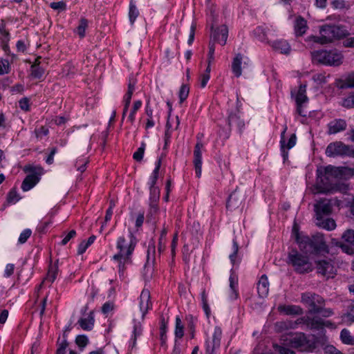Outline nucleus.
I'll return each instance as SVG.
<instances>
[{
    "label": "nucleus",
    "instance_id": "nucleus-26",
    "mask_svg": "<svg viewBox=\"0 0 354 354\" xmlns=\"http://www.w3.org/2000/svg\"><path fill=\"white\" fill-rule=\"evenodd\" d=\"M308 27L306 20L301 16L297 17L295 20L294 30L297 37L303 36Z\"/></svg>",
    "mask_w": 354,
    "mask_h": 354
},
{
    "label": "nucleus",
    "instance_id": "nucleus-22",
    "mask_svg": "<svg viewBox=\"0 0 354 354\" xmlns=\"http://www.w3.org/2000/svg\"><path fill=\"white\" fill-rule=\"evenodd\" d=\"M152 306L150 301V292L148 290L144 289L140 296V309L142 313V317L147 314L148 310Z\"/></svg>",
    "mask_w": 354,
    "mask_h": 354
},
{
    "label": "nucleus",
    "instance_id": "nucleus-29",
    "mask_svg": "<svg viewBox=\"0 0 354 354\" xmlns=\"http://www.w3.org/2000/svg\"><path fill=\"white\" fill-rule=\"evenodd\" d=\"M39 178L35 174L28 175L21 183V189L28 192L33 188L39 182Z\"/></svg>",
    "mask_w": 354,
    "mask_h": 354
},
{
    "label": "nucleus",
    "instance_id": "nucleus-56",
    "mask_svg": "<svg viewBox=\"0 0 354 354\" xmlns=\"http://www.w3.org/2000/svg\"><path fill=\"white\" fill-rule=\"evenodd\" d=\"M32 234V231L30 229H25L21 232V233L19 235L18 243L19 244H24L25 243L27 240L30 238V236Z\"/></svg>",
    "mask_w": 354,
    "mask_h": 354
},
{
    "label": "nucleus",
    "instance_id": "nucleus-10",
    "mask_svg": "<svg viewBox=\"0 0 354 354\" xmlns=\"http://www.w3.org/2000/svg\"><path fill=\"white\" fill-rule=\"evenodd\" d=\"M306 84H301L299 86L298 91H291V97H295L297 109L296 112L298 115L302 117L306 116V112L303 109V104L308 102V97L306 95Z\"/></svg>",
    "mask_w": 354,
    "mask_h": 354
},
{
    "label": "nucleus",
    "instance_id": "nucleus-49",
    "mask_svg": "<svg viewBox=\"0 0 354 354\" xmlns=\"http://www.w3.org/2000/svg\"><path fill=\"white\" fill-rule=\"evenodd\" d=\"M222 337V330L220 327L216 326L212 335V344L220 347L221 339Z\"/></svg>",
    "mask_w": 354,
    "mask_h": 354
},
{
    "label": "nucleus",
    "instance_id": "nucleus-38",
    "mask_svg": "<svg viewBox=\"0 0 354 354\" xmlns=\"http://www.w3.org/2000/svg\"><path fill=\"white\" fill-rule=\"evenodd\" d=\"M88 26V21L84 18L82 17L80 19L79 25L76 28L75 32H76L80 39H83L86 35V29Z\"/></svg>",
    "mask_w": 354,
    "mask_h": 354
},
{
    "label": "nucleus",
    "instance_id": "nucleus-7",
    "mask_svg": "<svg viewBox=\"0 0 354 354\" xmlns=\"http://www.w3.org/2000/svg\"><path fill=\"white\" fill-rule=\"evenodd\" d=\"M332 243L347 254H354V230L347 229L342 234L341 241L333 239Z\"/></svg>",
    "mask_w": 354,
    "mask_h": 354
},
{
    "label": "nucleus",
    "instance_id": "nucleus-13",
    "mask_svg": "<svg viewBox=\"0 0 354 354\" xmlns=\"http://www.w3.org/2000/svg\"><path fill=\"white\" fill-rule=\"evenodd\" d=\"M351 146L346 145L342 142L330 143L326 149V154L328 157L349 156Z\"/></svg>",
    "mask_w": 354,
    "mask_h": 354
},
{
    "label": "nucleus",
    "instance_id": "nucleus-44",
    "mask_svg": "<svg viewBox=\"0 0 354 354\" xmlns=\"http://www.w3.org/2000/svg\"><path fill=\"white\" fill-rule=\"evenodd\" d=\"M10 35L6 28V24L1 22L0 24V40L1 43H9Z\"/></svg>",
    "mask_w": 354,
    "mask_h": 354
},
{
    "label": "nucleus",
    "instance_id": "nucleus-18",
    "mask_svg": "<svg viewBox=\"0 0 354 354\" xmlns=\"http://www.w3.org/2000/svg\"><path fill=\"white\" fill-rule=\"evenodd\" d=\"M203 147V145L201 140H198L196 142L194 150V165L195 168L196 176L198 178H200L201 176L202 171V153L201 148Z\"/></svg>",
    "mask_w": 354,
    "mask_h": 354
},
{
    "label": "nucleus",
    "instance_id": "nucleus-20",
    "mask_svg": "<svg viewBox=\"0 0 354 354\" xmlns=\"http://www.w3.org/2000/svg\"><path fill=\"white\" fill-rule=\"evenodd\" d=\"M58 262L59 260L57 259L54 263H53L52 260L50 259L47 275L41 283L38 286V290L41 288L43 283L48 282L50 284H52L55 281L59 272Z\"/></svg>",
    "mask_w": 354,
    "mask_h": 354
},
{
    "label": "nucleus",
    "instance_id": "nucleus-46",
    "mask_svg": "<svg viewBox=\"0 0 354 354\" xmlns=\"http://www.w3.org/2000/svg\"><path fill=\"white\" fill-rule=\"evenodd\" d=\"M146 148V144L145 142H142L140 146L138 148L136 151L133 154V158L137 162H140L144 156L145 151Z\"/></svg>",
    "mask_w": 354,
    "mask_h": 354
},
{
    "label": "nucleus",
    "instance_id": "nucleus-54",
    "mask_svg": "<svg viewBox=\"0 0 354 354\" xmlns=\"http://www.w3.org/2000/svg\"><path fill=\"white\" fill-rule=\"evenodd\" d=\"M19 199L17 190L15 188L10 189L7 196V201L9 203H16Z\"/></svg>",
    "mask_w": 354,
    "mask_h": 354
},
{
    "label": "nucleus",
    "instance_id": "nucleus-30",
    "mask_svg": "<svg viewBox=\"0 0 354 354\" xmlns=\"http://www.w3.org/2000/svg\"><path fill=\"white\" fill-rule=\"evenodd\" d=\"M270 45L273 49L279 51L282 54L288 55L290 52V46L286 40H276L272 41Z\"/></svg>",
    "mask_w": 354,
    "mask_h": 354
},
{
    "label": "nucleus",
    "instance_id": "nucleus-55",
    "mask_svg": "<svg viewBox=\"0 0 354 354\" xmlns=\"http://www.w3.org/2000/svg\"><path fill=\"white\" fill-rule=\"evenodd\" d=\"M59 339L60 338L59 337L57 342V348L56 351V354H65L66 349L68 346V343L66 339H63V340L61 342H59Z\"/></svg>",
    "mask_w": 354,
    "mask_h": 354
},
{
    "label": "nucleus",
    "instance_id": "nucleus-34",
    "mask_svg": "<svg viewBox=\"0 0 354 354\" xmlns=\"http://www.w3.org/2000/svg\"><path fill=\"white\" fill-rule=\"evenodd\" d=\"M94 322L95 319L93 312H90L87 318H80L78 321V324L84 330H92L94 326Z\"/></svg>",
    "mask_w": 354,
    "mask_h": 354
},
{
    "label": "nucleus",
    "instance_id": "nucleus-11",
    "mask_svg": "<svg viewBox=\"0 0 354 354\" xmlns=\"http://www.w3.org/2000/svg\"><path fill=\"white\" fill-rule=\"evenodd\" d=\"M288 129L286 125L283 127V129L281 133L280 136V151L283 158V162H286L288 160V150L292 149L297 142V136L295 133H292L288 139V142L286 141V133Z\"/></svg>",
    "mask_w": 354,
    "mask_h": 354
},
{
    "label": "nucleus",
    "instance_id": "nucleus-41",
    "mask_svg": "<svg viewBox=\"0 0 354 354\" xmlns=\"http://www.w3.org/2000/svg\"><path fill=\"white\" fill-rule=\"evenodd\" d=\"M340 339L344 344L354 345V337L351 335L350 331L344 328L340 332Z\"/></svg>",
    "mask_w": 354,
    "mask_h": 354
},
{
    "label": "nucleus",
    "instance_id": "nucleus-62",
    "mask_svg": "<svg viewBox=\"0 0 354 354\" xmlns=\"http://www.w3.org/2000/svg\"><path fill=\"white\" fill-rule=\"evenodd\" d=\"M167 235V230L165 229H163L161 232L160 236L159 239V243H158V252L161 253L165 248V242L163 241L164 239H165Z\"/></svg>",
    "mask_w": 354,
    "mask_h": 354
},
{
    "label": "nucleus",
    "instance_id": "nucleus-5",
    "mask_svg": "<svg viewBox=\"0 0 354 354\" xmlns=\"http://www.w3.org/2000/svg\"><path fill=\"white\" fill-rule=\"evenodd\" d=\"M320 36L314 37V41L322 44H328L335 39L346 36L345 30L336 25H324L319 30Z\"/></svg>",
    "mask_w": 354,
    "mask_h": 354
},
{
    "label": "nucleus",
    "instance_id": "nucleus-48",
    "mask_svg": "<svg viewBox=\"0 0 354 354\" xmlns=\"http://www.w3.org/2000/svg\"><path fill=\"white\" fill-rule=\"evenodd\" d=\"M160 189L158 187H149V200L151 203H156L160 198Z\"/></svg>",
    "mask_w": 354,
    "mask_h": 354
},
{
    "label": "nucleus",
    "instance_id": "nucleus-1",
    "mask_svg": "<svg viewBox=\"0 0 354 354\" xmlns=\"http://www.w3.org/2000/svg\"><path fill=\"white\" fill-rule=\"evenodd\" d=\"M297 241L301 250L306 254L314 256H325L329 253V248L326 244L324 236L322 233H316L311 236L297 237Z\"/></svg>",
    "mask_w": 354,
    "mask_h": 354
},
{
    "label": "nucleus",
    "instance_id": "nucleus-21",
    "mask_svg": "<svg viewBox=\"0 0 354 354\" xmlns=\"http://www.w3.org/2000/svg\"><path fill=\"white\" fill-rule=\"evenodd\" d=\"M339 317L342 322L347 326L354 324V301L349 303L345 306Z\"/></svg>",
    "mask_w": 354,
    "mask_h": 354
},
{
    "label": "nucleus",
    "instance_id": "nucleus-40",
    "mask_svg": "<svg viewBox=\"0 0 354 354\" xmlns=\"http://www.w3.org/2000/svg\"><path fill=\"white\" fill-rule=\"evenodd\" d=\"M174 335L175 339H181L184 335V326L179 316L176 317Z\"/></svg>",
    "mask_w": 354,
    "mask_h": 354
},
{
    "label": "nucleus",
    "instance_id": "nucleus-35",
    "mask_svg": "<svg viewBox=\"0 0 354 354\" xmlns=\"http://www.w3.org/2000/svg\"><path fill=\"white\" fill-rule=\"evenodd\" d=\"M40 62L36 59L35 62L30 66L31 76L35 79H41L45 70L39 66Z\"/></svg>",
    "mask_w": 354,
    "mask_h": 354
},
{
    "label": "nucleus",
    "instance_id": "nucleus-52",
    "mask_svg": "<svg viewBox=\"0 0 354 354\" xmlns=\"http://www.w3.org/2000/svg\"><path fill=\"white\" fill-rule=\"evenodd\" d=\"M11 67L8 59H1L0 61V75L8 74L10 72Z\"/></svg>",
    "mask_w": 354,
    "mask_h": 354
},
{
    "label": "nucleus",
    "instance_id": "nucleus-45",
    "mask_svg": "<svg viewBox=\"0 0 354 354\" xmlns=\"http://www.w3.org/2000/svg\"><path fill=\"white\" fill-rule=\"evenodd\" d=\"M201 298L203 309L205 311L206 315L207 317H209V315L210 314V308H209L208 302H207V294L205 288L203 289V290L201 293Z\"/></svg>",
    "mask_w": 354,
    "mask_h": 354
},
{
    "label": "nucleus",
    "instance_id": "nucleus-39",
    "mask_svg": "<svg viewBox=\"0 0 354 354\" xmlns=\"http://www.w3.org/2000/svg\"><path fill=\"white\" fill-rule=\"evenodd\" d=\"M232 252L229 255V259L231 263L233 266H235L236 263H239L240 261L239 259L238 258L239 244L236 239H233L232 240Z\"/></svg>",
    "mask_w": 354,
    "mask_h": 354
},
{
    "label": "nucleus",
    "instance_id": "nucleus-47",
    "mask_svg": "<svg viewBox=\"0 0 354 354\" xmlns=\"http://www.w3.org/2000/svg\"><path fill=\"white\" fill-rule=\"evenodd\" d=\"M189 93V86L188 84H183L178 92L180 103H183L188 97Z\"/></svg>",
    "mask_w": 354,
    "mask_h": 354
},
{
    "label": "nucleus",
    "instance_id": "nucleus-42",
    "mask_svg": "<svg viewBox=\"0 0 354 354\" xmlns=\"http://www.w3.org/2000/svg\"><path fill=\"white\" fill-rule=\"evenodd\" d=\"M139 15V10L135 3L131 0L129 3V18L131 24H133Z\"/></svg>",
    "mask_w": 354,
    "mask_h": 354
},
{
    "label": "nucleus",
    "instance_id": "nucleus-37",
    "mask_svg": "<svg viewBox=\"0 0 354 354\" xmlns=\"http://www.w3.org/2000/svg\"><path fill=\"white\" fill-rule=\"evenodd\" d=\"M254 37L261 42L267 41V28L263 26H257L252 32Z\"/></svg>",
    "mask_w": 354,
    "mask_h": 354
},
{
    "label": "nucleus",
    "instance_id": "nucleus-19",
    "mask_svg": "<svg viewBox=\"0 0 354 354\" xmlns=\"http://www.w3.org/2000/svg\"><path fill=\"white\" fill-rule=\"evenodd\" d=\"M135 86H136V80L133 79L129 80V84H128L127 91L123 97L124 108H123L122 116V120L124 119V117L129 110V105L131 104L132 95L135 91Z\"/></svg>",
    "mask_w": 354,
    "mask_h": 354
},
{
    "label": "nucleus",
    "instance_id": "nucleus-16",
    "mask_svg": "<svg viewBox=\"0 0 354 354\" xmlns=\"http://www.w3.org/2000/svg\"><path fill=\"white\" fill-rule=\"evenodd\" d=\"M324 173L326 176V178H328L330 176H335L336 178H342L347 175L353 176L354 174L353 169L350 168L345 167H336L332 165L326 167L324 169Z\"/></svg>",
    "mask_w": 354,
    "mask_h": 354
},
{
    "label": "nucleus",
    "instance_id": "nucleus-33",
    "mask_svg": "<svg viewBox=\"0 0 354 354\" xmlns=\"http://www.w3.org/2000/svg\"><path fill=\"white\" fill-rule=\"evenodd\" d=\"M243 60V55L238 53L236 55L232 63V71L236 77H239L242 74L241 64Z\"/></svg>",
    "mask_w": 354,
    "mask_h": 354
},
{
    "label": "nucleus",
    "instance_id": "nucleus-8",
    "mask_svg": "<svg viewBox=\"0 0 354 354\" xmlns=\"http://www.w3.org/2000/svg\"><path fill=\"white\" fill-rule=\"evenodd\" d=\"M291 346L294 348L306 347L310 352L315 351L318 347L319 339L313 335L312 339H307L304 333L296 334L290 339Z\"/></svg>",
    "mask_w": 354,
    "mask_h": 354
},
{
    "label": "nucleus",
    "instance_id": "nucleus-9",
    "mask_svg": "<svg viewBox=\"0 0 354 354\" xmlns=\"http://www.w3.org/2000/svg\"><path fill=\"white\" fill-rule=\"evenodd\" d=\"M301 301L303 304L308 306L309 313L314 315L315 308L325 306V299L320 295L310 292H306L301 294Z\"/></svg>",
    "mask_w": 354,
    "mask_h": 354
},
{
    "label": "nucleus",
    "instance_id": "nucleus-12",
    "mask_svg": "<svg viewBox=\"0 0 354 354\" xmlns=\"http://www.w3.org/2000/svg\"><path fill=\"white\" fill-rule=\"evenodd\" d=\"M156 245L154 241L149 243L147 254V261L144 267V277L145 280H149L151 278V273L153 270V266L156 261Z\"/></svg>",
    "mask_w": 354,
    "mask_h": 354
},
{
    "label": "nucleus",
    "instance_id": "nucleus-6",
    "mask_svg": "<svg viewBox=\"0 0 354 354\" xmlns=\"http://www.w3.org/2000/svg\"><path fill=\"white\" fill-rule=\"evenodd\" d=\"M129 241H127L124 236L118 237L116 248L119 252L113 257V259H120L122 257L130 258L136 245V239L131 232H129Z\"/></svg>",
    "mask_w": 354,
    "mask_h": 354
},
{
    "label": "nucleus",
    "instance_id": "nucleus-28",
    "mask_svg": "<svg viewBox=\"0 0 354 354\" xmlns=\"http://www.w3.org/2000/svg\"><path fill=\"white\" fill-rule=\"evenodd\" d=\"M242 197L235 190L232 193L230 194L228 196L226 207L228 209L232 210L239 207L241 203Z\"/></svg>",
    "mask_w": 354,
    "mask_h": 354
},
{
    "label": "nucleus",
    "instance_id": "nucleus-58",
    "mask_svg": "<svg viewBox=\"0 0 354 354\" xmlns=\"http://www.w3.org/2000/svg\"><path fill=\"white\" fill-rule=\"evenodd\" d=\"M186 320L187 322V328L192 333V337H194V332L195 330L196 323L197 322V319L195 318L192 315H189L186 317Z\"/></svg>",
    "mask_w": 354,
    "mask_h": 354
},
{
    "label": "nucleus",
    "instance_id": "nucleus-15",
    "mask_svg": "<svg viewBox=\"0 0 354 354\" xmlns=\"http://www.w3.org/2000/svg\"><path fill=\"white\" fill-rule=\"evenodd\" d=\"M227 37L228 28L227 26L221 25L215 29L212 26V35L210 39H212V41L218 43L221 46H224L226 44Z\"/></svg>",
    "mask_w": 354,
    "mask_h": 354
},
{
    "label": "nucleus",
    "instance_id": "nucleus-50",
    "mask_svg": "<svg viewBox=\"0 0 354 354\" xmlns=\"http://www.w3.org/2000/svg\"><path fill=\"white\" fill-rule=\"evenodd\" d=\"M314 310V315L320 314L323 317H329L334 315V311L332 308H326L322 306L319 308H315Z\"/></svg>",
    "mask_w": 354,
    "mask_h": 354
},
{
    "label": "nucleus",
    "instance_id": "nucleus-23",
    "mask_svg": "<svg viewBox=\"0 0 354 354\" xmlns=\"http://www.w3.org/2000/svg\"><path fill=\"white\" fill-rule=\"evenodd\" d=\"M169 317H165L164 315H161L160 317V340L161 346L167 347V332L168 325Z\"/></svg>",
    "mask_w": 354,
    "mask_h": 354
},
{
    "label": "nucleus",
    "instance_id": "nucleus-25",
    "mask_svg": "<svg viewBox=\"0 0 354 354\" xmlns=\"http://www.w3.org/2000/svg\"><path fill=\"white\" fill-rule=\"evenodd\" d=\"M328 134H335L346 129V122L343 119H335L328 124Z\"/></svg>",
    "mask_w": 354,
    "mask_h": 354
},
{
    "label": "nucleus",
    "instance_id": "nucleus-17",
    "mask_svg": "<svg viewBox=\"0 0 354 354\" xmlns=\"http://www.w3.org/2000/svg\"><path fill=\"white\" fill-rule=\"evenodd\" d=\"M315 211L316 213V221H320L322 218L330 215L332 212L330 201L326 199L319 201L315 205Z\"/></svg>",
    "mask_w": 354,
    "mask_h": 354
},
{
    "label": "nucleus",
    "instance_id": "nucleus-64",
    "mask_svg": "<svg viewBox=\"0 0 354 354\" xmlns=\"http://www.w3.org/2000/svg\"><path fill=\"white\" fill-rule=\"evenodd\" d=\"M142 328L140 322L134 321L132 337H138L142 335Z\"/></svg>",
    "mask_w": 354,
    "mask_h": 354
},
{
    "label": "nucleus",
    "instance_id": "nucleus-31",
    "mask_svg": "<svg viewBox=\"0 0 354 354\" xmlns=\"http://www.w3.org/2000/svg\"><path fill=\"white\" fill-rule=\"evenodd\" d=\"M279 310L288 315H299L303 313L302 308L296 305L279 306Z\"/></svg>",
    "mask_w": 354,
    "mask_h": 354
},
{
    "label": "nucleus",
    "instance_id": "nucleus-4",
    "mask_svg": "<svg viewBox=\"0 0 354 354\" xmlns=\"http://www.w3.org/2000/svg\"><path fill=\"white\" fill-rule=\"evenodd\" d=\"M286 263L292 266L294 270L298 274L309 273L313 269L308 256L301 254L295 248L289 251Z\"/></svg>",
    "mask_w": 354,
    "mask_h": 354
},
{
    "label": "nucleus",
    "instance_id": "nucleus-36",
    "mask_svg": "<svg viewBox=\"0 0 354 354\" xmlns=\"http://www.w3.org/2000/svg\"><path fill=\"white\" fill-rule=\"evenodd\" d=\"M316 225L327 230H333L336 227V223L333 218H325L323 217L320 221H316Z\"/></svg>",
    "mask_w": 354,
    "mask_h": 354
},
{
    "label": "nucleus",
    "instance_id": "nucleus-43",
    "mask_svg": "<svg viewBox=\"0 0 354 354\" xmlns=\"http://www.w3.org/2000/svg\"><path fill=\"white\" fill-rule=\"evenodd\" d=\"M142 102L141 100H137L133 102V105L132 109L130 111V113L128 117V121L131 122V124H133L136 120V114L138 109L142 106Z\"/></svg>",
    "mask_w": 354,
    "mask_h": 354
},
{
    "label": "nucleus",
    "instance_id": "nucleus-32",
    "mask_svg": "<svg viewBox=\"0 0 354 354\" xmlns=\"http://www.w3.org/2000/svg\"><path fill=\"white\" fill-rule=\"evenodd\" d=\"M336 84L340 89L354 87V73L348 74L344 80H337Z\"/></svg>",
    "mask_w": 354,
    "mask_h": 354
},
{
    "label": "nucleus",
    "instance_id": "nucleus-3",
    "mask_svg": "<svg viewBox=\"0 0 354 354\" xmlns=\"http://www.w3.org/2000/svg\"><path fill=\"white\" fill-rule=\"evenodd\" d=\"M311 57L313 62L330 66H339L344 59V55L337 49L315 50Z\"/></svg>",
    "mask_w": 354,
    "mask_h": 354
},
{
    "label": "nucleus",
    "instance_id": "nucleus-14",
    "mask_svg": "<svg viewBox=\"0 0 354 354\" xmlns=\"http://www.w3.org/2000/svg\"><path fill=\"white\" fill-rule=\"evenodd\" d=\"M316 268L317 272L328 278L333 277L335 274L336 269L334 266L333 261L329 259H319L315 261Z\"/></svg>",
    "mask_w": 354,
    "mask_h": 354
},
{
    "label": "nucleus",
    "instance_id": "nucleus-63",
    "mask_svg": "<svg viewBox=\"0 0 354 354\" xmlns=\"http://www.w3.org/2000/svg\"><path fill=\"white\" fill-rule=\"evenodd\" d=\"M50 7L53 10H65L66 9V4L64 1L52 2Z\"/></svg>",
    "mask_w": 354,
    "mask_h": 354
},
{
    "label": "nucleus",
    "instance_id": "nucleus-2",
    "mask_svg": "<svg viewBox=\"0 0 354 354\" xmlns=\"http://www.w3.org/2000/svg\"><path fill=\"white\" fill-rule=\"evenodd\" d=\"M227 117L226 122L228 126V130L225 133V139H228L230 138L233 125H235L237 127L239 133H241L243 129L245 128V122L241 118V115L242 113V103L240 101L239 97L236 98L235 106H234V103L231 100L227 102Z\"/></svg>",
    "mask_w": 354,
    "mask_h": 354
},
{
    "label": "nucleus",
    "instance_id": "nucleus-24",
    "mask_svg": "<svg viewBox=\"0 0 354 354\" xmlns=\"http://www.w3.org/2000/svg\"><path fill=\"white\" fill-rule=\"evenodd\" d=\"M304 324L311 330H323L324 319L319 317H304L301 318Z\"/></svg>",
    "mask_w": 354,
    "mask_h": 354
},
{
    "label": "nucleus",
    "instance_id": "nucleus-51",
    "mask_svg": "<svg viewBox=\"0 0 354 354\" xmlns=\"http://www.w3.org/2000/svg\"><path fill=\"white\" fill-rule=\"evenodd\" d=\"M34 133L38 140H41L44 136H46L49 133V129L47 127L41 126L35 129Z\"/></svg>",
    "mask_w": 354,
    "mask_h": 354
},
{
    "label": "nucleus",
    "instance_id": "nucleus-53",
    "mask_svg": "<svg viewBox=\"0 0 354 354\" xmlns=\"http://www.w3.org/2000/svg\"><path fill=\"white\" fill-rule=\"evenodd\" d=\"M75 343L79 346L81 351L88 344V339L86 335H79L75 338Z\"/></svg>",
    "mask_w": 354,
    "mask_h": 354
},
{
    "label": "nucleus",
    "instance_id": "nucleus-61",
    "mask_svg": "<svg viewBox=\"0 0 354 354\" xmlns=\"http://www.w3.org/2000/svg\"><path fill=\"white\" fill-rule=\"evenodd\" d=\"M342 106L347 108V109H351L354 107V95H350L345 99H344L342 103Z\"/></svg>",
    "mask_w": 354,
    "mask_h": 354
},
{
    "label": "nucleus",
    "instance_id": "nucleus-57",
    "mask_svg": "<svg viewBox=\"0 0 354 354\" xmlns=\"http://www.w3.org/2000/svg\"><path fill=\"white\" fill-rule=\"evenodd\" d=\"M274 351L279 354H296L295 352L289 348L280 346L278 344L273 345Z\"/></svg>",
    "mask_w": 354,
    "mask_h": 354
},
{
    "label": "nucleus",
    "instance_id": "nucleus-59",
    "mask_svg": "<svg viewBox=\"0 0 354 354\" xmlns=\"http://www.w3.org/2000/svg\"><path fill=\"white\" fill-rule=\"evenodd\" d=\"M50 223V221H41L37 226V231L41 234L46 233Z\"/></svg>",
    "mask_w": 354,
    "mask_h": 354
},
{
    "label": "nucleus",
    "instance_id": "nucleus-60",
    "mask_svg": "<svg viewBox=\"0 0 354 354\" xmlns=\"http://www.w3.org/2000/svg\"><path fill=\"white\" fill-rule=\"evenodd\" d=\"M212 339H207L205 342V352L206 354H214V351L218 348V346H216L212 343Z\"/></svg>",
    "mask_w": 354,
    "mask_h": 354
},
{
    "label": "nucleus",
    "instance_id": "nucleus-27",
    "mask_svg": "<svg viewBox=\"0 0 354 354\" xmlns=\"http://www.w3.org/2000/svg\"><path fill=\"white\" fill-rule=\"evenodd\" d=\"M257 288L259 297L265 298L268 296L269 292V282L268 277L266 274H263L260 277Z\"/></svg>",
    "mask_w": 354,
    "mask_h": 354
}]
</instances>
